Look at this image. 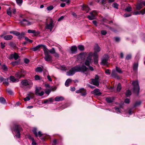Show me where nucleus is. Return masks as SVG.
I'll list each match as a JSON object with an SVG mask.
<instances>
[{
	"mask_svg": "<svg viewBox=\"0 0 145 145\" xmlns=\"http://www.w3.org/2000/svg\"><path fill=\"white\" fill-rule=\"evenodd\" d=\"M101 50L100 47L99 45L97 44H96L94 46V53H90L89 54V56L87 57V59L85 63L86 65H89V63L91 62V58L93 55H94L95 53L97 54V53L99 52Z\"/></svg>",
	"mask_w": 145,
	"mask_h": 145,
	"instance_id": "obj_1",
	"label": "nucleus"
},
{
	"mask_svg": "<svg viewBox=\"0 0 145 145\" xmlns=\"http://www.w3.org/2000/svg\"><path fill=\"white\" fill-rule=\"evenodd\" d=\"M33 85V83L30 80L25 79L22 80L21 82V86L22 87L30 88Z\"/></svg>",
	"mask_w": 145,
	"mask_h": 145,
	"instance_id": "obj_2",
	"label": "nucleus"
},
{
	"mask_svg": "<svg viewBox=\"0 0 145 145\" xmlns=\"http://www.w3.org/2000/svg\"><path fill=\"white\" fill-rule=\"evenodd\" d=\"M54 26V24L52 19L50 18L47 19L46 21L45 22V28L50 29L51 31Z\"/></svg>",
	"mask_w": 145,
	"mask_h": 145,
	"instance_id": "obj_3",
	"label": "nucleus"
},
{
	"mask_svg": "<svg viewBox=\"0 0 145 145\" xmlns=\"http://www.w3.org/2000/svg\"><path fill=\"white\" fill-rule=\"evenodd\" d=\"M43 50L44 54V58L45 61H52V57L49 54L48 49L45 46H44Z\"/></svg>",
	"mask_w": 145,
	"mask_h": 145,
	"instance_id": "obj_4",
	"label": "nucleus"
},
{
	"mask_svg": "<svg viewBox=\"0 0 145 145\" xmlns=\"http://www.w3.org/2000/svg\"><path fill=\"white\" fill-rule=\"evenodd\" d=\"M13 130L16 134L15 136L18 138L20 137V131L22 130V127L19 125H15L13 127Z\"/></svg>",
	"mask_w": 145,
	"mask_h": 145,
	"instance_id": "obj_5",
	"label": "nucleus"
},
{
	"mask_svg": "<svg viewBox=\"0 0 145 145\" xmlns=\"http://www.w3.org/2000/svg\"><path fill=\"white\" fill-rule=\"evenodd\" d=\"M25 74V71L24 70H22L20 71H18L15 74V77L17 79L19 80L22 77H24Z\"/></svg>",
	"mask_w": 145,
	"mask_h": 145,
	"instance_id": "obj_6",
	"label": "nucleus"
},
{
	"mask_svg": "<svg viewBox=\"0 0 145 145\" xmlns=\"http://www.w3.org/2000/svg\"><path fill=\"white\" fill-rule=\"evenodd\" d=\"M132 84L133 86V90L135 92H137L138 93L139 91L140 88L138 81L136 80L133 82Z\"/></svg>",
	"mask_w": 145,
	"mask_h": 145,
	"instance_id": "obj_7",
	"label": "nucleus"
},
{
	"mask_svg": "<svg viewBox=\"0 0 145 145\" xmlns=\"http://www.w3.org/2000/svg\"><path fill=\"white\" fill-rule=\"evenodd\" d=\"M35 93L36 95L38 96H42L44 94V92L42 90L41 87H36Z\"/></svg>",
	"mask_w": 145,
	"mask_h": 145,
	"instance_id": "obj_8",
	"label": "nucleus"
},
{
	"mask_svg": "<svg viewBox=\"0 0 145 145\" xmlns=\"http://www.w3.org/2000/svg\"><path fill=\"white\" fill-rule=\"evenodd\" d=\"M78 72L76 66L72 68L69 71L67 72V75L68 76H72L76 72Z\"/></svg>",
	"mask_w": 145,
	"mask_h": 145,
	"instance_id": "obj_9",
	"label": "nucleus"
},
{
	"mask_svg": "<svg viewBox=\"0 0 145 145\" xmlns=\"http://www.w3.org/2000/svg\"><path fill=\"white\" fill-rule=\"evenodd\" d=\"M109 58V56L107 54H105L104 55L102 59L101 64L103 65L108 66V61Z\"/></svg>",
	"mask_w": 145,
	"mask_h": 145,
	"instance_id": "obj_10",
	"label": "nucleus"
},
{
	"mask_svg": "<svg viewBox=\"0 0 145 145\" xmlns=\"http://www.w3.org/2000/svg\"><path fill=\"white\" fill-rule=\"evenodd\" d=\"M78 72H85L86 71L88 68L86 67L84 64L82 66L80 65L76 66Z\"/></svg>",
	"mask_w": 145,
	"mask_h": 145,
	"instance_id": "obj_11",
	"label": "nucleus"
},
{
	"mask_svg": "<svg viewBox=\"0 0 145 145\" xmlns=\"http://www.w3.org/2000/svg\"><path fill=\"white\" fill-rule=\"evenodd\" d=\"M99 76L97 75H95V78L91 79V84L97 86H99Z\"/></svg>",
	"mask_w": 145,
	"mask_h": 145,
	"instance_id": "obj_12",
	"label": "nucleus"
},
{
	"mask_svg": "<svg viewBox=\"0 0 145 145\" xmlns=\"http://www.w3.org/2000/svg\"><path fill=\"white\" fill-rule=\"evenodd\" d=\"M90 15L88 16V18L90 20H92L96 19V16L97 15V12L96 11L94 10L90 13Z\"/></svg>",
	"mask_w": 145,
	"mask_h": 145,
	"instance_id": "obj_13",
	"label": "nucleus"
},
{
	"mask_svg": "<svg viewBox=\"0 0 145 145\" xmlns=\"http://www.w3.org/2000/svg\"><path fill=\"white\" fill-rule=\"evenodd\" d=\"M20 22L21 24L23 25H30L33 23L32 22L25 19H23Z\"/></svg>",
	"mask_w": 145,
	"mask_h": 145,
	"instance_id": "obj_14",
	"label": "nucleus"
},
{
	"mask_svg": "<svg viewBox=\"0 0 145 145\" xmlns=\"http://www.w3.org/2000/svg\"><path fill=\"white\" fill-rule=\"evenodd\" d=\"M77 93H81L82 96H85L87 93L86 90L84 88H81L76 91Z\"/></svg>",
	"mask_w": 145,
	"mask_h": 145,
	"instance_id": "obj_15",
	"label": "nucleus"
},
{
	"mask_svg": "<svg viewBox=\"0 0 145 145\" xmlns=\"http://www.w3.org/2000/svg\"><path fill=\"white\" fill-rule=\"evenodd\" d=\"M19 56L18 54L16 53H14V54H10L8 57L9 59H11L14 58L15 60H16L19 58Z\"/></svg>",
	"mask_w": 145,
	"mask_h": 145,
	"instance_id": "obj_16",
	"label": "nucleus"
},
{
	"mask_svg": "<svg viewBox=\"0 0 145 145\" xmlns=\"http://www.w3.org/2000/svg\"><path fill=\"white\" fill-rule=\"evenodd\" d=\"M37 128H34L33 129L32 131L36 137H37L38 136H39V137H40L43 135V134L40 131H39L38 133H37Z\"/></svg>",
	"mask_w": 145,
	"mask_h": 145,
	"instance_id": "obj_17",
	"label": "nucleus"
},
{
	"mask_svg": "<svg viewBox=\"0 0 145 145\" xmlns=\"http://www.w3.org/2000/svg\"><path fill=\"white\" fill-rule=\"evenodd\" d=\"M91 93L97 95H99L101 94L100 90L97 88L95 89L93 91H92Z\"/></svg>",
	"mask_w": 145,
	"mask_h": 145,
	"instance_id": "obj_18",
	"label": "nucleus"
},
{
	"mask_svg": "<svg viewBox=\"0 0 145 145\" xmlns=\"http://www.w3.org/2000/svg\"><path fill=\"white\" fill-rule=\"evenodd\" d=\"M64 98L63 96H57L55 98V101H60L64 100Z\"/></svg>",
	"mask_w": 145,
	"mask_h": 145,
	"instance_id": "obj_19",
	"label": "nucleus"
},
{
	"mask_svg": "<svg viewBox=\"0 0 145 145\" xmlns=\"http://www.w3.org/2000/svg\"><path fill=\"white\" fill-rule=\"evenodd\" d=\"M94 56V63L95 64H97L98 63V56L97 54L95 53L94 55H93Z\"/></svg>",
	"mask_w": 145,
	"mask_h": 145,
	"instance_id": "obj_20",
	"label": "nucleus"
},
{
	"mask_svg": "<svg viewBox=\"0 0 145 145\" xmlns=\"http://www.w3.org/2000/svg\"><path fill=\"white\" fill-rule=\"evenodd\" d=\"M72 52V53L75 54L76 53L77 51V48L76 46H72L71 48Z\"/></svg>",
	"mask_w": 145,
	"mask_h": 145,
	"instance_id": "obj_21",
	"label": "nucleus"
},
{
	"mask_svg": "<svg viewBox=\"0 0 145 145\" xmlns=\"http://www.w3.org/2000/svg\"><path fill=\"white\" fill-rule=\"evenodd\" d=\"M10 80L13 82H18L19 81L18 79L16 78L14 76H10Z\"/></svg>",
	"mask_w": 145,
	"mask_h": 145,
	"instance_id": "obj_22",
	"label": "nucleus"
},
{
	"mask_svg": "<svg viewBox=\"0 0 145 145\" xmlns=\"http://www.w3.org/2000/svg\"><path fill=\"white\" fill-rule=\"evenodd\" d=\"M111 76L113 78H116L118 77V75L116 71L114 70H112Z\"/></svg>",
	"mask_w": 145,
	"mask_h": 145,
	"instance_id": "obj_23",
	"label": "nucleus"
},
{
	"mask_svg": "<svg viewBox=\"0 0 145 145\" xmlns=\"http://www.w3.org/2000/svg\"><path fill=\"white\" fill-rule=\"evenodd\" d=\"M13 38L12 35H5L3 37L4 39L6 40H9Z\"/></svg>",
	"mask_w": 145,
	"mask_h": 145,
	"instance_id": "obj_24",
	"label": "nucleus"
},
{
	"mask_svg": "<svg viewBox=\"0 0 145 145\" xmlns=\"http://www.w3.org/2000/svg\"><path fill=\"white\" fill-rule=\"evenodd\" d=\"M52 99L51 98H50L47 99L45 100L44 101V104L48 103H52Z\"/></svg>",
	"mask_w": 145,
	"mask_h": 145,
	"instance_id": "obj_25",
	"label": "nucleus"
},
{
	"mask_svg": "<svg viewBox=\"0 0 145 145\" xmlns=\"http://www.w3.org/2000/svg\"><path fill=\"white\" fill-rule=\"evenodd\" d=\"M43 46L42 45H39L37 46L31 48V50L35 51L38 50L41 46Z\"/></svg>",
	"mask_w": 145,
	"mask_h": 145,
	"instance_id": "obj_26",
	"label": "nucleus"
},
{
	"mask_svg": "<svg viewBox=\"0 0 145 145\" xmlns=\"http://www.w3.org/2000/svg\"><path fill=\"white\" fill-rule=\"evenodd\" d=\"M106 100L107 102L111 103L113 102L114 99L113 97H107L106 98Z\"/></svg>",
	"mask_w": 145,
	"mask_h": 145,
	"instance_id": "obj_27",
	"label": "nucleus"
},
{
	"mask_svg": "<svg viewBox=\"0 0 145 145\" xmlns=\"http://www.w3.org/2000/svg\"><path fill=\"white\" fill-rule=\"evenodd\" d=\"M82 9L83 10H86L88 12L89 10V8L88 7V6L86 5H84L82 7Z\"/></svg>",
	"mask_w": 145,
	"mask_h": 145,
	"instance_id": "obj_28",
	"label": "nucleus"
},
{
	"mask_svg": "<svg viewBox=\"0 0 145 145\" xmlns=\"http://www.w3.org/2000/svg\"><path fill=\"white\" fill-rule=\"evenodd\" d=\"M138 63H134L133 66V70L134 71H137L138 69Z\"/></svg>",
	"mask_w": 145,
	"mask_h": 145,
	"instance_id": "obj_29",
	"label": "nucleus"
},
{
	"mask_svg": "<svg viewBox=\"0 0 145 145\" xmlns=\"http://www.w3.org/2000/svg\"><path fill=\"white\" fill-rule=\"evenodd\" d=\"M143 7V5L142 3H141L139 4H138L136 7V8L138 10H140V9L142 8Z\"/></svg>",
	"mask_w": 145,
	"mask_h": 145,
	"instance_id": "obj_30",
	"label": "nucleus"
},
{
	"mask_svg": "<svg viewBox=\"0 0 145 145\" xmlns=\"http://www.w3.org/2000/svg\"><path fill=\"white\" fill-rule=\"evenodd\" d=\"M0 102L3 104H4L6 103V101L4 98L2 97H0Z\"/></svg>",
	"mask_w": 145,
	"mask_h": 145,
	"instance_id": "obj_31",
	"label": "nucleus"
},
{
	"mask_svg": "<svg viewBox=\"0 0 145 145\" xmlns=\"http://www.w3.org/2000/svg\"><path fill=\"white\" fill-rule=\"evenodd\" d=\"M8 78H7L6 79H4L3 80V84H5V85L7 86H8L9 84V83L8 81Z\"/></svg>",
	"mask_w": 145,
	"mask_h": 145,
	"instance_id": "obj_32",
	"label": "nucleus"
},
{
	"mask_svg": "<svg viewBox=\"0 0 145 145\" xmlns=\"http://www.w3.org/2000/svg\"><path fill=\"white\" fill-rule=\"evenodd\" d=\"M71 82V80L70 79H68L66 81L65 83V85L66 86H69V84Z\"/></svg>",
	"mask_w": 145,
	"mask_h": 145,
	"instance_id": "obj_33",
	"label": "nucleus"
},
{
	"mask_svg": "<svg viewBox=\"0 0 145 145\" xmlns=\"http://www.w3.org/2000/svg\"><path fill=\"white\" fill-rule=\"evenodd\" d=\"M27 32L29 33H33L35 35H36L37 34V33L35 30H31L30 29H28L27 31Z\"/></svg>",
	"mask_w": 145,
	"mask_h": 145,
	"instance_id": "obj_34",
	"label": "nucleus"
},
{
	"mask_svg": "<svg viewBox=\"0 0 145 145\" xmlns=\"http://www.w3.org/2000/svg\"><path fill=\"white\" fill-rule=\"evenodd\" d=\"M10 33H13L16 36H18L20 34V33L16 31H12L10 32Z\"/></svg>",
	"mask_w": 145,
	"mask_h": 145,
	"instance_id": "obj_35",
	"label": "nucleus"
},
{
	"mask_svg": "<svg viewBox=\"0 0 145 145\" xmlns=\"http://www.w3.org/2000/svg\"><path fill=\"white\" fill-rule=\"evenodd\" d=\"M122 88L121 84L119 83L118 84L117 88V91H120Z\"/></svg>",
	"mask_w": 145,
	"mask_h": 145,
	"instance_id": "obj_36",
	"label": "nucleus"
},
{
	"mask_svg": "<svg viewBox=\"0 0 145 145\" xmlns=\"http://www.w3.org/2000/svg\"><path fill=\"white\" fill-rule=\"evenodd\" d=\"M78 49L80 50L83 51L84 49V46L83 45H79L78 46Z\"/></svg>",
	"mask_w": 145,
	"mask_h": 145,
	"instance_id": "obj_37",
	"label": "nucleus"
},
{
	"mask_svg": "<svg viewBox=\"0 0 145 145\" xmlns=\"http://www.w3.org/2000/svg\"><path fill=\"white\" fill-rule=\"evenodd\" d=\"M35 71L36 72H40L42 71V69L40 67H38L36 69Z\"/></svg>",
	"mask_w": 145,
	"mask_h": 145,
	"instance_id": "obj_38",
	"label": "nucleus"
},
{
	"mask_svg": "<svg viewBox=\"0 0 145 145\" xmlns=\"http://www.w3.org/2000/svg\"><path fill=\"white\" fill-rule=\"evenodd\" d=\"M24 35L25 33H22L21 34L20 33L19 35L18 36V39H21L24 37Z\"/></svg>",
	"mask_w": 145,
	"mask_h": 145,
	"instance_id": "obj_39",
	"label": "nucleus"
},
{
	"mask_svg": "<svg viewBox=\"0 0 145 145\" xmlns=\"http://www.w3.org/2000/svg\"><path fill=\"white\" fill-rule=\"evenodd\" d=\"M131 94V91L129 90H128L127 91L125 95L127 97H129L130 96Z\"/></svg>",
	"mask_w": 145,
	"mask_h": 145,
	"instance_id": "obj_40",
	"label": "nucleus"
},
{
	"mask_svg": "<svg viewBox=\"0 0 145 145\" xmlns=\"http://www.w3.org/2000/svg\"><path fill=\"white\" fill-rule=\"evenodd\" d=\"M141 102L140 101L136 102L134 105V107H135L138 106L140 105Z\"/></svg>",
	"mask_w": 145,
	"mask_h": 145,
	"instance_id": "obj_41",
	"label": "nucleus"
},
{
	"mask_svg": "<svg viewBox=\"0 0 145 145\" xmlns=\"http://www.w3.org/2000/svg\"><path fill=\"white\" fill-rule=\"evenodd\" d=\"M7 91L10 95H12L13 94L12 91L9 89H6Z\"/></svg>",
	"mask_w": 145,
	"mask_h": 145,
	"instance_id": "obj_42",
	"label": "nucleus"
},
{
	"mask_svg": "<svg viewBox=\"0 0 145 145\" xmlns=\"http://www.w3.org/2000/svg\"><path fill=\"white\" fill-rule=\"evenodd\" d=\"M116 71L119 73H121L122 72V71L121 69L118 67H116Z\"/></svg>",
	"mask_w": 145,
	"mask_h": 145,
	"instance_id": "obj_43",
	"label": "nucleus"
},
{
	"mask_svg": "<svg viewBox=\"0 0 145 145\" xmlns=\"http://www.w3.org/2000/svg\"><path fill=\"white\" fill-rule=\"evenodd\" d=\"M131 7L130 6L127 7L125 9V10L127 12H130L131 11Z\"/></svg>",
	"mask_w": 145,
	"mask_h": 145,
	"instance_id": "obj_44",
	"label": "nucleus"
},
{
	"mask_svg": "<svg viewBox=\"0 0 145 145\" xmlns=\"http://www.w3.org/2000/svg\"><path fill=\"white\" fill-rule=\"evenodd\" d=\"M116 110V112L117 113H120L119 108L118 107L116 106L114 108Z\"/></svg>",
	"mask_w": 145,
	"mask_h": 145,
	"instance_id": "obj_45",
	"label": "nucleus"
},
{
	"mask_svg": "<svg viewBox=\"0 0 145 145\" xmlns=\"http://www.w3.org/2000/svg\"><path fill=\"white\" fill-rule=\"evenodd\" d=\"M68 106L67 104H65L64 105H62L60 107V109H61V110H63L66 108H67Z\"/></svg>",
	"mask_w": 145,
	"mask_h": 145,
	"instance_id": "obj_46",
	"label": "nucleus"
},
{
	"mask_svg": "<svg viewBox=\"0 0 145 145\" xmlns=\"http://www.w3.org/2000/svg\"><path fill=\"white\" fill-rule=\"evenodd\" d=\"M49 52L50 53L52 54H54V53H55V51L54 49L53 48L52 49L50 50Z\"/></svg>",
	"mask_w": 145,
	"mask_h": 145,
	"instance_id": "obj_47",
	"label": "nucleus"
},
{
	"mask_svg": "<svg viewBox=\"0 0 145 145\" xmlns=\"http://www.w3.org/2000/svg\"><path fill=\"white\" fill-rule=\"evenodd\" d=\"M7 13L8 15H10V16L11 15V10L10 8H9L7 10Z\"/></svg>",
	"mask_w": 145,
	"mask_h": 145,
	"instance_id": "obj_48",
	"label": "nucleus"
},
{
	"mask_svg": "<svg viewBox=\"0 0 145 145\" xmlns=\"http://www.w3.org/2000/svg\"><path fill=\"white\" fill-rule=\"evenodd\" d=\"M31 97L30 96H29L27 97H26L24 98V100L25 101H28L30 99Z\"/></svg>",
	"mask_w": 145,
	"mask_h": 145,
	"instance_id": "obj_49",
	"label": "nucleus"
},
{
	"mask_svg": "<svg viewBox=\"0 0 145 145\" xmlns=\"http://www.w3.org/2000/svg\"><path fill=\"white\" fill-rule=\"evenodd\" d=\"M112 6L114 8L118 9V5L116 3H114L113 4Z\"/></svg>",
	"mask_w": 145,
	"mask_h": 145,
	"instance_id": "obj_50",
	"label": "nucleus"
},
{
	"mask_svg": "<svg viewBox=\"0 0 145 145\" xmlns=\"http://www.w3.org/2000/svg\"><path fill=\"white\" fill-rule=\"evenodd\" d=\"M11 64L13 66H15L18 64V62L17 61L12 62L11 63Z\"/></svg>",
	"mask_w": 145,
	"mask_h": 145,
	"instance_id": "obj_51",
	"label": "nucleus"
},
{
	"mask_svg": "<svg viewBox=\"0 0 145 145\" xmlns=\"http://www.w3.org/2000/svg\"><path fill=\"white\" fill-rule=\"evenodd\" d=\"M105 73L106 74L109 75L110 74V71L108 69H107L105 70Z\"/></svg>",
	"mask_w": 145,
	"mask_h": 145,
	"instance_id": "obj_52",
	"label": "nucleus"
},
{
	"mask_svg": "<svg viewBox=\"0 0 145 145\" xmlns=\"http://www.w3.org/2000/svg\"><path fill=\"white\" fill-rule=\"evenodd\" d=\"M17 3L19 5H21L22 3V0H16Z\"/></svg>",
	"mask_w": 145,
	"mask_h": 145,
	"instance_id": "obj_53",
	"label": "nucleus"
},
{
	"mask_svg": "<svg viewBox=\"0 0 145 145\" xmlns=\"http://www.w3.org/2000/svg\"><path fill=\"white\" fill-rule=\"evenodd\" d=\"M25 39L27 41H28L30 43H31L33 41L32 40L29 39L27 37H25Z\"/></svg>",
	"mask_w": 145,
	"mask_h": 145,
	"instance_id": "obj_54",
	"label": "nucleus"
},
{
	"mask_svg": "<svg viewBox=\"0 0 145 145\" xmlns=\"http://www.w3.org/2000/svg\"><path fill=\"white\" fill-rule=\"evenodd\" d=\"M101 33L102 35H105L106 34L107 32L106 31L103 30L101 31Z\"/></svg>",
	"mask_w": 145,
	"mask_h": 145,
	"instance_id": "obj_55",
	"label": "nucleus"
},
{
	"mask_svg": "<svg viewBox=\"0 0 145 145\" xmlns=\"http://www.w3.org/2000/svg\"><path fill=\"white\" fill-rule=\"evenodd\" d=\"M131 55H128L126 56L125 59H126L129 60L131 59Z\"/></svg>",
	"mask_w": 145,
	"mask_h": 145,
	"instance_id": "obj_56",
	"label": "nucleus"
},
{
	"mask_svg": "<svg viewBox=\"0 0 145 145\" xmlns=\"http://www.w3.org/2000/svg\"><path fill=\"white\" fill-rule=\"evenodd\" d=\"M53 8V7L52 6H50L47 8V9L48 10H52Z\"/></svg>",
	"mask_w": 145,
	"mask_h": 145,
	"instance_id": "obj_57",
	"label": "nucleus"
},
{
	"mask_svg": "<svg viewBox=\"0 0 145 145\" xmlns=\"http://www.w3.org/2000/svg\"><path fill=\"white\" fill-rule=\"evenodd\" d=\"M35 79L36 80L40 79V76L38 75H36L35 76Z\"/></svg>",
	"mask_w": 145,
	"mask_h": 145,
	"instance_id": "obj_58",
	"label": "nucleus"
},
{
	"mask_svg": "<svg viewBox=\"0 0 145 145\" xmlns=\"http://www.w3.org/2000/svg\"><path fill=\"white\" fill-rule=\"evenodd\" d=\"M2 69L4 70L5 71H7V67L5 65H3V66Z\"/></svg>",
	"mask_w": 145,
	"mask_h": 145,
	"instance_id": "obj_59",
	"label": "nucleus"
},
{
	"mask_svg": "<svg viewBox=\"0 0 145 145\" xmlns=\"http://www.w3.org/2000/svg\"><path fill=\"white\" fill-rule=\"evenodd\" d=\"M131 16V14H124V16L125 17H127L130 16Z\"/></svg>",
	"mask_w": 145,
	"mask_h": 145,
	"instance_id": "obj_60",
	"label": "nucleus"
},
{
	"mask_svg": "<svg viewBox=\"0 0 145 145\" xmlns=\"http://www.w3.org/2000/svg\"><path fill=\"white\" fill-rule=\"evenodd\" d=\"M133 13L134 15H137V14H141L140 11L134 12H133Z\"/></svg>",
	"mask_w": 145,
	"mask_h": 145,
	"instance_id": "obj_61",
	"label": "nucleus"
},
{
	"mask_svg": "<svg viewBox=\"0 0 145 145\" xmlns=\"http://www.w3.org/2000/svg\"><path fill=\"white\" fill-rule=\"evenodd\" d=\"M54 56L56 57H59V54L55 52L54 54Z\"/></svg>",
	"mask_w": 145,
	"mask_h": 145,
	"instance_id": "obj_62",
	"label": "nucleus"
},
{
	"mask_svg": "<svg viewBox=\"0 0 145 145\" xmlns=\"http://www.w3.org/2000/svg\"><path fill=\"white\" fill-rule=\"evenodd\" d=\"M32 145H37V143L35 140L34 139H33V140H32Z\"/></svg>",
	"mask_w": 145,
	"mask_h": 145,
	"instance_id": "obj_63",
	"label": "nucleus"
},
{
	"mask_svg": "<svg viewBox=\"0 0 145 145\" xmlns=\"http://www.w3.org/2000/svg\"><path fill=\"white\" fill-rule=\"evenodd\" d=\"M141 14H145V9H143L140 11Z\"/></svg>",
	"mask_w": 145,
	"mask_h": 145,
	"instance_id": "obj_64",
	"label": "nucleus"
}]
</instances>
